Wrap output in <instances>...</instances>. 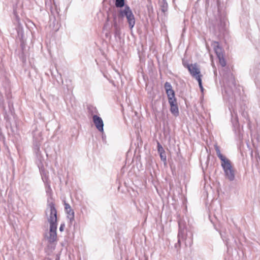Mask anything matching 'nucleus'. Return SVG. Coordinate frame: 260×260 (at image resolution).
<instances>
[{
	"label": "nucleus",
	"mask_w": 260,
	"mask_h": 260,
	"mask_svg": "<svg viewBox=\"0 0 260 260\" xmlns=\"http://www.w3.org/2000/svg\"><path fill=\"white\" fill-rule=\"evenodd\" d=\"M50 209V215L48 219L50 224L49 236L48 237L49 242L52 243L57 241V211L53 203L49 204Z\"/></svg>",
	"instance_id": "1"
},
{
	"label": "nucleus",
	"mask_w": 260,
	"mask_h": 260,
	"mask_svg": "<svg viewBox=\"0 0 260 260\" xmlns=\"http://www.w3.org/2000/svg\"><path fill=\"white\" fill-rule=\"evenodd\" d=\"M185 68H187L191 75V76L195 78L198 82L199 85L202 92H203L204 88L202 83V75L200 68L199 65L197 63L185 64H184Z\"/></svg>",
	"instance_id": "2"
},
{
	"label": "nucleus",
	"mask_w": 260,
	"mask_h": 260,
	"mask_svg": "<svg viewBox=\"0 0 260 260\" xmlns=\"http://www.w3.org/2000/svg\"><path fill=\"white\" fill-rule=\"evenodd\" d=\"M221 166L223 169L226 178L230 181H233L235 178V171L230 160L221 162Z\"/></svg>",
	"instance_id": "3"
},
{
	"label": "nucleus",
	"mask_w": 260,
	"mask_h": 260,
	"mask_svg": "<svg viewBox=\"0 0 260 260\" xmlns=\"http://www.w3.org/2000/svg\"><path fill=\"white\" fill-rule=\"evenodd\" d=\"M121 14L122 16H125L126 17L129 28L132 29L135 24V19L129 7L125 6L124 10L121 11Z\"/></svg>",
	"instance_id": "4"
},
{
	"label": "nucleus",
	"mask_w": 260,
	"mask_h": 260,
	"mask_svg": "<svg viewBox=\"0 0 260 260\" xmlns=\"http://www.w3.org/2000/svg\"><path fill=\"white\" fill-rule=\"evenodd\" d=\"M214 51L219 59L220 65L224 67L226 66V61L224 58L223 52L222 48L218 45L214 48Z\"/></svg>",
	"instance_id": "5"
},
{
	"label": "nucleus",
	"mask_w": 260,
	"mask_h": 260,
	"mask_svg": "<svg viewBox=\"0 0 260 260\" xmlns=\"http://www.w3.org/2000/svg\"><path fill=\"white\" fill-rule=\"evenodd\" d=\"M165 88L168 98V101H171V100L172 99V101L176 100V99L175 97V92L172 89L171 84L169 82H166L165 84Z\"/></svg>",
	"instance_id": "6"
},
{
	"label": "nucleus",
	"mask_w": 260,
	"mask_h": 260,
	"mask_svg": "<svg viewBox=\"0 0 260 260\" xmlns=\"http://www.w3.org/2000/svg\"><path fill=\"white\" fill-rule=\"evenodd\" d=\"M93 121L96 128L100 132H103L104 123L102 119L97 115H93Z\"/></svg>",
	"instance_id": "7"
},
{
	"label": "nucleus",
	"mask_w": 260,
	"mask_h": 260,
	"mask_svg": "<svg viewBox=\"0 0 260 260\" xmlns=\"http://www.w3.org/2000/svg\"><path fill=\"white\" fill-rule=\"evenodd\" d=\"M169 103L170 105V111L171 113L175 116H178L179 114V110L176 100L172 101V99L171 101H169Z\"/></svg>",
	"instance_id": "8"
},
{
	"label": "nucleus",
	"mask_w": 260,
	"mask_h": 260,
	"mask_svg": "<svg viewBox=\"0 0 260 260\" xmlns=\"http://www.w3.org/2000/svg\"><path fill=\"white\" fill-rule=\"evenodd\" d=\"M64 209L68 215V217L71 219H73L74 217V212L70 205L67 203H64Z\"/></svg>",
	"instance_id": "9"
},
{
	"label": "nucleus",
	"mask_w": 260,
	"mask_h": 260,
	"mask_svg": "<svg viewBox=\"0 0 260 260\" xmlns=\"http://www.w3.org/2000/svg\"><path fill=\"white\" fill-rule=\"evenodd\" d=\"M215 150L217 153V155L218 157L220 159V160L222 161V162H224L226 161V160H228L229 159L225 158L221 153L220 152V150L219 149V148L217 146H215Z\"/></svg>",
	"instance_id": "10"
},
{
	"label": "nucleus",
	"mask_w": 260,
	"mask_h": 260,
	"mask_svg": "<svg viewBox=\"0 0 260 260\" xmlns=\"http://www.w3.org/2000/svg\"><path fill=\"white\" fill-rule=\"evenodd\" d=\"M124 5V0H116L115 6L117 8H121Z\"/></svg>",
	"instance_id": "11"
},
{
	"label": "nucleus",
	"mask_w": 260,
	"mask_h": 260,
	"mask_svg": "<svg viewBox=\"0 0 260 260\" xmlns=\"http://www.w3.org/2000/svg\"><path fill=\"white\" fill-rule=\"evenodd\" d=\"M159 155L161 159L164 161H166L167 160V156L166 155L165 152H162L159 153Z\"/></svg>",
	"instance_id": "12"
},
{
	"label": "nucleus",
	"mask_w": 260,
	"mask_h": 260,
	"mask_svg": "<svg viewBox=\"0 0 260 260\" xmlns=\"http://www.w3.org/2000/svg\"><path fill=\"white\" fill-rule=\"evenodd\" d=\"M157 150H158V152H159V153L162 152H165L164 148H162L161 145L159 144V143H158V144H157Z\"/></svg>",
	"instance_id": "13"
},
{
	"label": "nucleus",
	"mask_w": 260,
	"mask_h": 260,
	"mask_svg": "<svg viewBox=\"0 0 260 260\" xmlns=\"http://www.w3.org/2000/svg\"><path fill=\"white\" fill-rule=\"evenodd\" d=\"M64 226H65V225L64 223L61 224L60 228H59V231L60 232H63L64 230Z\"/></svg>",
	"instance_id": "14"
},
{
	"label": "nucleus",
	"mask_w": 260,
	"mask_h": 260,
	"mask_svg": "<svg viewBox=\"0 0 260 260\" xmlns=\"http://www.w3.org/2000/svg\"><path fill=\"white\" fill-rule=\"evenodd\" d=\"M178 243L180 244V240H179L178 241Z\"/></svg>",
	"instance_id": "15"
}]
</instances>
